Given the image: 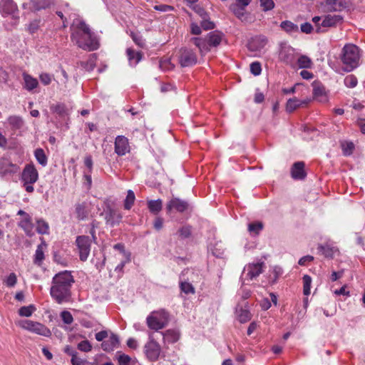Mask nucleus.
Returning <instances> with one entry per match:
<instances>
[{"label":"nucleus","instance_id":"1","mask_svg":"<svg viewBox=\"0 0 365 365\" xmlns=\"http://www.w3.org/2000/svg\"><path fill=\"white\" fill-rule=\"evenodd\" d=\"M71 30V39L78 47L89 51L99 48L98 40L84 21L74 23Z\"/></svg>","mask_w":365,"mask_h":365},{"label":"nucleus","instance_id":"2","mask_svg":"<svg viewBox=\"0 0 365 365\" xmlns=\"http://www.w3.org/2000/svg\"><path fill=\"white\" fill-rule=\"evenodd\" d=\"M73 282V277L68 271L59 272L53 277L50 293L57 303L61 304L69 301L71 287Z\"/></svg>","mask_w":365,"mask_h":365},{"label":"nucleus","instance_id":"3","mask_svg":"<svg viewBox=\"0 0 365 365\" xmlns=\"http://www.w3.org/2000/svg\"><path fill=\"white\" fill-rule=\"evenodd\" d=\"M359 48L354 44H346L341 51V60L344 65L343 70L350 72L359 65L360 58Z\"/></svg>","mask_w":365,"mask_h":365},{"label":"nucleus","instance_id":"4","mask_svg":"<svg viewBox=\"0 0 365 365\" xmlns=\"http://www.w3.org/2000/svg\"><path fill=\"white\" fill-rule=\"evenodd\" d=\"M223 34L218 31L210 32L205 38H192L191 41L200 50L201 53L207 52L211 47H217L222 41Z\"/></svg>","mask_w":365,"mask_h":365},{"label":"nucleus","instance_id":"5","mask_svg":"<svg viewBox=\"0 0 365 365\" xmlns=\"http://www.w3.org/2000/svg\"><path fill=\"white\" fill-rule=\"evenodd\" d=\"M38 173L33 164H27L21 173V180L27 192H33V185L38 180Z\"/></svg>","mask_w":365,"mask_h":365},{"label":"nucleus","instance_id":"6","mask_svg":"<svg viewBox=\"0 0 365 365\" xmlns=\"http://www.w3.org/2000/svg\"><path fill=\"white\" fill-rule=\"evenodd\" d=\"M168 321V314L164 310L153 312L147 317V324L150 329L158 331L163 329Z\"/></svg>","mask_w":365,"mask_h":365},{"label":"nucleus","instance_id":"7","mask_svg":"<svg viewBox=\"0 0 365 365\" xmlns=\"http://www.w3.org/2000/svg\"><path fill=\"white\" fill-rule=\"evenodd\" d=\"M19 326L26 330L35 334L49 337L51 336V331L45 325L31 320H23L19 322Z\"/></svg>","mask_w":365,"mask_h":365},{"label":"nucleus","instance_id":"8","mask_svg":"<svg viewBox=\"0 0 365 365\" xmlns=\"http://www.w3.org/2000/svg\"><path fill=\"white\" fill-rule=\"evenodd\" d=\"M76 245L79 251V257L81 261H86L91 251V241L88 236L81 235L76 239Z\"/></svg>","mask_w":365,"mask_h":365},{"label":"nucleus","instance_id":"9","mask_svg":"<svg viewBox=\"0 0 365 365\" xmlns=\"http://www.w3.org/2000/svg\"><path fill=\"white\" fill-rule=\"evenodd\" d=\"M51 4V0H28L22 4V7L24 9L36 11L46 9L50 7Z\"/></svg>","mask_w":365,"mask_h":365},{"label":"nucleus","instance_id":"10","mask_svg":"<svg viewBox=\"0 0 365 365\" xmlns=\"http://www.w3.org/2000/svg\"><path fill=\"white\" fill-rule=\"evenodd\" d=\"M196 62L197 56L192 51L187 48L180 51V63L182 67L191 66Z\"/></svg>","mask_w":365,"mask_h":365},{"label":"nucleus","instance_id":"11","mask_svg":"<svg viewBox=\"0 0 365 365\" xmlns=\"http://www.w3.org/2000/svg\"><path fill=\"white\" fill-rule=\"evenodd\" d=\"M145 352L150 360L155 361L158 359L160 356V346L154 340H150L145 345Z\"/></svg>","mask_w":365,"mask_h":365},{"label":"nucleus","instance_id":"12","mask_svg":"<svg viewBox=\"0 0 365 365\" xmlns=\"http://www.w3.org/2000/svg\"><path fill=\"white\" fill-rule=\"evenodd\" d=\"M190 273L193 274V272L189 269H184L180 274V290L186 294H193L195 293V290L192 284L187 282L189 279L185 278V277Z\"/></svg>","mask_w":365,"mask_h":365},{"label":"nucleus","instance_id":"13","mask_svg":"<svg viewBox=\"0 0 365 365\" xmlns=\"http://www.w3.org/2000/svg\"><path fill=\"white\" fill-rule=\"evenodd\" d=\"M264 267V262H257V263H250L244 268V271H247V275L250 278V279H253L258 277L260 274L263 272V268Z\"/></svg>","mask_w":365,"mask_h":365},{"label":"nucleus","instance_id":"14","mask_svg":"<svg viewBox=\"0 0 365 365\" xmlns=\"http://www.w3.org/2000/svg\"><path fill=\"white\" fill-rule=\"evenodd\" d=\"M130 147L127 138L123 135H118L115 140V152L118 155H124L128 153Z\"/></svg>","mask_w":365,"mask_h":365},{"label":"nucleus","instance_id":"15","mask_svg":"<svg viewBox=\"0 0 365 365\" xmlns=\"http://www.w3.org/2000/svg\"><path fill=\"white\" fill-rule=\"evenodd\" d=\"M188 203L182 200L178 197H174L170 200L166 205L168 212H170L172 210H175L178 212H182L188 208Z\"/></svg>","mask_w":365,"mask_h":365},{"label":"nucleus","instance_id":"16","mask_svg":"<svg viewBox=\"0 0 365 365\" xmlns=\"http://www.w3.org/2000/svg\"><path fill=\"white\" fill-rule=\"evenodd\" d=\"M350 0H326L329 11H340L349 7Z\"/></svg>","mask_w":365,"mask_h":365},{"label":"nucleus","instance_id":"17","mask_svg":"<svg viewBox=\"0 0 365 365\" xmlns=\"http://www.w3.org/2000/svg\"><path fill=\"white\" fill-rule=\"evenodd\" d=\"M17 10V5L13 0L0 1V13L3 16L14 14Z\"/></svg>","mask_w":365,"mask_h":365},{"label":"nucleus","instance_id":"18","mask_svg":"<svg viewBox=\"0 0 365 365\" xmlns=\"http://www.w3.org/2000/svg\"><path fill=\"white\" fill-rule=\"evenodd\" d=\"M105 219L107 224L113 227L120 222L122 220V215L118 211L113 209H109L106 212Z\"/></svg>","mask_w":365,"mask_h":365},{"label":"nucleus","instance_id":"19","mask_svg":"<svg viewBox=\"0 0 365 365\" xmlns=\"http://www.w3.org/2000/svg\"><path fill=\"white\" fill-rule=\"evenodd\" d=\"M304 163L299 161L294 163L291 169L292 177L296 180L304 179L306 176L304 172Z\"/></svg>","mask_w":365,"mask_h":365},{"label":"nucleus","instance_id":"20","mask_svg":"<svg viewBox=\"0 0 365 365\" xmlns=\"http://www.w3.org/2000/svg\"><path fill=\"white\" fill-rule=\"evenodd\" d=\"M24 84L23 87L28 91H32L38 86V80L31 75L24 73H23Z\"/></svg>","mask_w":365,"mask_h":365},{"label":"nucleus","instance_id":"21","mask_svg":"<svg viewBox=\"0 0 365 365\" xmlns=\"http://www.w3.org/2000/svg\"><path fill=\"white\" fill-rule=\"evenodd\" d=\"M119 344L118 336L111 333L108 340L103 341L101 344L102 349L106 351H111Z\"/></svg>","mask_w":365,"mask_h":365},{"label":"nucleus","instance_id":"22","mask_svg":"<svg viewBox=\"0 0 365 365\" xmlns=\"http://www.w3.org/2000/svg\"><path fill=\"white\" fill-rule=\"evenodd\" d=\"M313 86V96L315 99L323 102L327 101L324 87L319 82L314 81Z\"/></svg>","mask_w":365,"mask_h":365},{"label":"nucleus","instance_id":"23","mask_svg":"<svg viewBox=\"0 0 365 365\" xmlns=\"http://www.w3.org/2000/svg\"><path fill=\"white\" fill-rule=\"evenodd\" d=\"M309 99L306 100H299L297 98H289L287 101L286 110L289 113H292L297 108H299L302 105H307L309 103Z\"/></svg>","mask_w":365,"mask_h":365},{"label":"nucleus","instance_id":"24","mask_svg":"<svg viewBox=\"0 0 365 365\" xmlns=\"http://www.w3.org/2000/svg\"><path fill=\"white\" fill-rule=\"evenodd\" d=\"M128 61L130 65H136L141 59L143 53L140 51L135 52L133 48H128L126 50Z\"/></svg>","mask_w":365,"mask_h":365},{"label":"nucleus","instance_id":"25","mask_svg":"<svg viewBox=\"0 0 365 365\" xmlns=\"http://www.w3.org/2000/svg\"><path fill=\"white\" fill-rule=\"evenodd\" d=\"M342 17L339 15H327L322 21L321 26L322 27L334 26L338 22L341 21Z\"/></svg>","mask_w":365,"mask_h":365},{"label":"nucleus","instance_id":"26","mask_svg":"<svg viewBox=\"0 0 365 365\" xmlns=\"http://www.w3.org/2000/svg\"><path fill=\"white\" fill-rule=\"evenodd\" d=\"M318 250L322 255L327 258H332L334 253L338 251L337 248L334 247H330L328 245H319L318 246Z\"/></svg>","mask_w":365,"mask_h":365},{"label":"nucleus","instance_id":"27","mask_svg":"<svg viewBox=\"0 0 365 365\" xmlns=\"http://www.w3.org/2000/svg\"><path fill=\"white\" fill-rule=\"evenodd\" d=\"M77 217L79 220H85L88 215V206L86 202L78 204L76 207Z\"/></svg>","mask_w":365,"mask_h":365},{"label":"nucleus","instance_id":"28","mask_svg":"<svg viewBox=\"0 0 365 365\" xmlns=\"http://www.w3.org/2000/svg\"><path fill=\"white\" fill-rule=\"evenodd\" d=\"M280 27L288 34L297 33L299 31L298 26L287 20L282 21L280 24Z\"/></svg>","mask_w":365,"mask_h":365},{"label":"nucleus","instance_id":"29","mask_svg":"<svg viewBox=\"0 0 365 365\" xmlns=\"http://www.w3.org/2000/svg\"><path fill=\"white\" fill-rule=\"evenodd\" d=\"M236 312L237 314L238 320L241 323H245V322H248L249 320H250V319H251L252 315H251L250 311L247 309H242V308L237 309V308Z\"/></svg>","mask_w":365,"mask_h":365},{"label":"nucleus","instance_id":"30","mask_svg":"<svg viewBox=\"0 0 365 365\" xmlns=\"http://www.w3.org/2000/svg\"><path fill=\"white\" fill-rule=\"evenodd\" d=\"M148 206L151 212L157 214L162 210L163 202L161 200H149Z\"/></svg>","mask_w":365,"mask_h":365},{"label":"nucleus","instance_id":"31","mask_svg":"<svg viewBox=\"0 0 365 365\" xmlns=\"http://www.w3.org/2000/svg\"><path fill=\"white\" fill-rule=\"evenodd\" d=\"M225 246L221 242H216L212 249V253L217 257L222 258L225 254Z\"/></svg>","mask_w":365,"mask_h":365},{"label":"nucleus","instance_id":"32","mask_svg":"<svg viewBox=\"0 0 365 365\" xmlns=\"http://www.w3.org/2000/svg\"><path fill=\"white\" fill-rule=\"evenodd\" d=\"M34 155L36 160L41 164L42 166H46L47 164V157L41 148H38L35 150Z\"/></svg>","mask_w":365,"mask_h":365},{"label":"nucleus","instance_id":"33","mask_svg":"<svg viewBox=\"0 0 365 365\" xmlns=\"http://www.w3.org/2000/svg\"><path fill=\"white\" fill-rule=\"evenodd\" d=\"M187 6L196 12L202 19L208 18L209 15L207 12L200 5L192 3Z\"/></svg>","mask_w":365,"mask_h":365},{"label":"nucleus","instance_id":"34","mask_svg":"<svg viewBox=\"0 0 365 365\" xmlns=\"http://www.w3.org/2000/svg\"><path fill=\"white\" fill-rule=\"evenodd\" d=\"M135 199V197L133 191L131 190H128L126 198L124 201V208L125 210H130L132 207L133 205L134 204Z\"/></svg>","mask_w":365,"mask_h":365},{"label":"nucleus","instance_id":"35","mask_svg":"<svg viewBox=\"0 0 365 365\" xmlns=\"http://www.w3.org/2000/svg\"><path fill=\"white\" fill-rule=\"evenodd\" d=\"M52 110L61 117L68 114L66 107L63 104H57L51 107Z\"/></svg>","mask_w":365,"mask_h":365},{"label":"nucleus","instance_id":"36","mask_svg":"<svg viewBox=\"0 0 365 365\" xmlns=\"http://www.w3.org/2000/svg\"><path fill=\"white\" fill-rule=\"evenodd\" d=\"M35 310L36 307L34 305L22 307L19 309V314L21 317H29L31 316V314Z\"/></svg>","mask_w":365,"mask_h":365},{"label":"nucleus","instance_id":"37","mask_svg":"<svg viewBox=\"0 0 365 365\" xmlns=\"http://www.w3.org/2000/svg\"><path fill=\"white\" fill-rule=\"evenodd\" d=\"M9 123L15 129H19L23 125V120L19 116H11L8 119Z\"/></svg>","mask_w":365,"mask_h":365},{"label":"nucleus","instance_id":"38","mask_svg":"<svg viewBox=\"0 0 365 365\" xmlns=\"http://www.w3.org/2000/svg\"><path fill=\"white\" fill-rule=\"evenodd\" d=\"M298 64L300 68H309L312 65V60L307 56H301L298 58Z\"/></svg>","mask_w":365,"mask_h":365},{"label":"nucleus","instance_id":"39","mask_svg":"<svg viewBox=\"0 0 365 365\" xmlns=\"http://www.w3.org/2000/svg\"><path fill=\"white\" fill-rule=\"evenodd\" d=\"M49 226L48 224L45 222L43 220H37V226H36V230L40 234H46L48 233Z\"/></svg>","mask_w":365,"mask_h":365},{"label":"nucleus","instance_id":"40","mask_svg":"<svg viewBox=\"0 0 365 365\" xmlns=\"http://www.w3.org/2000/svg\"><path fill=\"white\" fill-rule=\"evenodd\" d=\"M303 293L304 295H309L310 294V287L312 284V278L310 276L305 274L303 277Z\"/></svg>","mask_w":365,"mask_h":365},{"label":"nucleus","instance_id":"41","mask_svg":"<svg viewBox=\"0 0 365 365\" xmlns=\"http://www.w3.org/2000/svg\"><path fill=\"white\" fill-rule=\"evenodd\" d=\"M43 246H45V245L41 244V245H38L36 250L35 259H34V263H36V264H40L41 262L44 259Z\"/></svg>","mask_w":365,"mask_h":365},{"label":"nucleus","instance_id":"42","mask_svg":"<svg viewBox=\"0 0 365 365\" xmlns=\"http://www.w3.org/2000/svg\"><path fill=\"white\" fill-rule=\"evenodd\" d=\"M164 338L172 342V343H174L175 341H177L179 339V334L174 331V330H168L166 331V332L164 334Z\"/></svg>","mask_w":365,"mask_h":365},{"label":"nucleus","instance_id":"43","mask_svg":"<svg viewBox=\"0 0 365 365\" xmlns=\"http://www.w3.org/2000/svg\"><path fill=\"white\" fill-rule=\"evenodd\" d=\"M262 228L263 224L260 222H253L248 225L249 232L255 235H258Z\"/></svg>","mask_w":365,"mask_h":365},{"label":"nucleus","instance_id":"44","mask_svg":"<svg viewBox=\"0 0 365 365\" xmlns=\"http://www.w3.org/2000/svg\"><path fill=\"white\" fill-rule=\"evenodd\" d=\"M260 6L264 11L272 10L274 7L273 0H259Z\"/></svg>","mask_w":365,"mask_h":365},{"label":"nucleus","instance_id":"45","mask_svg":"<svg viewBox=\"0 0 365 365\" xmlns=\"http://www.w3.org/2000/svg\"><path fill=\"white\" fill-rule=\"evenodd\" d=\"M341 147H342L344 154L346 155H351L354 149V145L351 142L342 143Z\"/></svg>","mask_w":365,"mask_h":365},{"label":"nucleus","instance_id":"46","mask_svg":"<svg viewBox=\"0 0 365 365\" xmlns=\"http://www.w3.org/2000/svg\"><path fill=\"white\" fill-rule=\"evenodd\" d=\"M130 36L137 46H138L140 48H144L145 43V40L141 36L133 32H131Z\"/></svg>","mask_w":365,"mask_h":365},{"label":"nucleus","instance_id":"47","mask_svg":"<svg viewBox=\"0 0 365 365\" xmlns=\"http://www.w3.org/2000/svg\"><path fill=\"white\" fill-rule=\"evenodd\" d=\"M344 84L349 88H354L357 85V78L353 76H347L344 79Z\"/></svg>","mask_w":365,"mask_h":365},{"label":"nucleus","instance_id":"48","mask_svg":"<svg viewBox=\"0 0 365 365\" xmlns=\"http://www.w3.org/2000/svg\"><path fill=\"white\" fill-rule=\"evenodd\" d=\"M201 26L204 30H211L215 27L214 22L210 21V17L202 19Z\"/></svg>","mask_w":365,"mask_h":365},{"label":"nucleus","instance_id":"49","mask_svg":"<svg viewBox=\"0 0 365 365\" xmlns=\"http://www.w3.org/2000/svg\"><path fill=\"white\" fill-rule=\"evenodd\" d=\"M61 317L63 322L66 324H71L73 322V316L68 311H63L61 313Z\"/></svg>","mask_w":365,"mask_h":365},{"label":"nucleus","instance_id":"50","mask_svg":"<svg viewBox=\"0 0 365 365\" xmlns=\"http://www.w3.org/2000/svg\"><path fill=\"white\" fill-rule=\"evenodd\" d=\"M180 237L181 239H185L191 235V227L190 226H183L178 231Z\"/></svg>","mask_w":365,"mask_h":365},{"label":"nucleus","instance_id":"51","mask_svg":"<svg viewBox=\"0 0 365 365\" xmlns=\"http://www.w3.org/2000/svg\"><path fill=\"white\" fill-rule=\"evenodd\" d=\"M119 365H129L131 358L125 354H119L117 356Z\"/></svg>","mask_w":365,"mask_h":365},{"label":"nucleus","instance_id":"52","mask_svg":"<svg viewBox=\"0 0 365 365\" xmlns=\"http://www.w3.org/2000/svg\"><path fill=\"white\" fill-rule=\"evenodd\" d=\"M250 71L255 76L259 75L262 71L261 64L259 62L252 63L250 64Z\"/></svg>","mask_w":365,"mask_h":365},{"label":"nucleus","instance_id":"53","mask_svg":"<svg viewBox=\"0 0 365 365\" xmlns=\"http://www.w3.org/2000/svg\"><path fill=\"white\" fill-rule=\"evenodd\" d=\"M78 348L82 351L88 352L91 350L92 346L88 340H85L78 344Z\"/></svg>","mask_w":365,"mask_h":365},{"label":"nucleus","instance_id":"54","mask_svg":"<svg viewBox=\"0 0 365 365\" xmlns=\"http://www.w3.org/2000/svg\"><path fill=\"white\" fill-rule=\"evenodd\" d=\"M230 10L238 18H240L244 15V9L242 8L240 9L237 5H235L234 4L230 6Z\"/></svg>","mask_w":365,"mask_h":365},{"label":"nucleus","instance_id":"55","mask_svg":"<svg viewBox=\"0 0 365 365\" xmlns=\"http://www.w3.org/2000/svg\"><path fill=\"white\" fill-rule=\"evenodd\" d=\"M155 9L157 11H160L162 12H170L174 10V8L172 6L160 4L155 6Z\"/></svg>","mask_w":365,"mask_h":365},{"label":"nucleus","instance_id":"56","mask_svg":"<svg viewBox=\"0 0 365 365\" xmlns=\"http://www.w3.org/2000/svg\"><path fill=\"white\" fill-rule=\"evenodd\" d=\"M16 276L14 273H11L6 279V284L8 287H14L16 284Z\"/></svg>","mask_w":365,"mask_h":365},{"label":"nucleus","instance_id":"57","mask_svg":"<svg viewBox=\"0 0 365 365\" xmlns=\"http://www.w3.org/2000/svg\"><path fill=\"white\" fill-rule=\"evenodd\" d=\"M301 31L304 34H310L313 30L312 25L309 22L302 24L300 26Z\"/></svg>","mask_w":365,"mask_h":365},{"label":"nucleus","instance_id":"58","mask_svg":"<svg viewBox=\"0 0 365 365\" xmlns=\"http://www.w3.org/2000/svg\"><path fill=\"white\" fill-rule=\"evenodd\" d=\"M39 78L41 83L46 86L49 85L51 82V76L48 73H41Z\"/></svg>","mask_w":365,"mask_h":365},{"label":"nucleus","instance_id":"59","mask_svg":"<svg viewBox=\"0 0 365 365\" xmlns=\"http://www.w3.org/2000/svg\"><path fill=\"white\" fill-rule=\"evenodd\" d=\"M108 336V333L107 331H101L96 334V339L98 341H102L103 339L107 338Z\"/></svg>","mask_w":365,"mask_h":365},{"label":"nucleus","instance_id":"60","mask_svg":"<svg viewBox=\"0 0 365 365\" xmlns=\"http://www.w3.org/2000/svg\"><path fill=\"white\" fill-rule=\"evenodd\" d=\"M86 361L78 358L76 354L73 355L71 358L72 365H83Z\"/></svg>","mask_w":365,"mask_h":365},{"label":"nucleus","instance_id":"61","mask_svg":"<svg viewBox=\"0 0 365 365\" xmlns=\"http://www.w3.org/2000/svg\"><path fill=\"white\" fill-rule=\"evenodd\" d=\"M191 32L194 35H199L201 34V28L196 23H192L190 25Z\"/></svg>","mask_w":365,"mask_h":365},{"label":"nucleus","instance_id":"62","mask_svg":"<svg viewBox=\"0 0 365 365\" xmlns=\"http://www.w3.org/2000/svg\"><path fill=\"white\" fill-rule=\"evenodd\" d=\"M312 21L313 22L316 24V32L317 33H321L323 31L322 30V28H321V24H319V21H321V17L320 16H314L313 19H312Z\"/></svg>","mask_w":365,"mask_h":365},{"label":"nucleus","instance_id":"63","mask_svg":"<svg viewBox=\"0 0 365 365\" xmlns=\"http://www.w3.org/2000/svg\"><path fill=\"white\" fill-rule=\"evenodd\" d=\"M314 260V257L311 256V255H307V256H304L303 257H302L299 260V264L302 265V266H304L306 264V263L307 262H311V261H313Z\"/></svg>","mask_w":365,"mask_h":365},{"label":"nucleus","instance_id":"64","mask_svg":"<svg viewBox=\"0 0 365 365\" xmlns=\"http://www.w3.org/2000/svg\"><path fill=\"white\" fill-rule=\"evenodd\" d=\"M84 164L91 171L93 167V160L91 155H88L85 158Z\"/></svg>","mask_w":365,"mask_h":365}]
</instances>
